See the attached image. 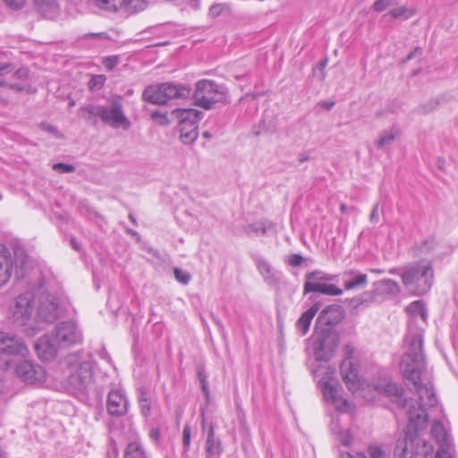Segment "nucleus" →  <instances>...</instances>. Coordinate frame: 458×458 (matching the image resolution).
I'll return each mask as SVG.
<instances>
[{
    "label": "nucleus",
    "instance_id": "1",
    "mask_svg": "<svg viewBox=\"0 0 458 458\" xmlns=\"http://www.w3.org/2000/svg\"><path fill=\"white\" fill-rule=\"evenodd\" d=\"M422 343L420 334H410L406 336L407 349L402 357L400 369L403 377L413 385L420 401L425 406L434 407L437 403L435 392L429 382H421V376L426 369Z\"/></svg>",
    "mask_w": 458,
    "mask_h": 458
},
{
    "label": "nucleus",
    "instance_id": "2",
    "mask_svg": "<svg viewBox=\"0 0 458 458\" xmlns=\"http://www.w3.org/2000/svg\"><path fill=\"white\" fill-rule=\"evenodd\" d=\"M65 365L69 369L67 387L74 394H85L94 384V359L89 352L83 351L70 353L65 357Z\"/></svg>",
    "mask_w": 458,
    "mask_h": 458
},
{
    "label": "nucleus",
    "instance_id": "3",
    "mask_svg": "<svg viewBox=\"0 0 458 458\" xmlns=\"http://www.w3.org/2000/svg\"><path fill=\"white\" fill-rule=\"evenodd\" d=\"M403 285L413 295L427 293L434 281V270L432 262L428 259H421L411 264L400 273Z\"/></svg>",
    "mask_w": 458,
    "mask_h": 458
},
{
    "label": "nucleus",
    "instance_id": "4",
    "mask_svg": "<svg viewBox=\"0 0 458 458\" xmlns=\"http://www.w3.org/2000/svg\"><path fill=\"white\" fill-rule=\"evenodd\" d=\"M428 414L422 406L411 405L408 412V424L404 437L396 441L394 458H413L416 455L413 433L417 434L427 425Z\"/></svg>",
    "mask_w": 458,
    "mask_h": 458
},
{
    "label": "nucleus",
    "instance_id": "5",
    "mask_svg": "<svg viewBox=\"0 0 458 458\" xmlns=\"http://www.w3.org/2000/svg\"><path fill=\"white\" fill-rule=\"evenodd\" d=\"M28 257L22 250L14 251V260L6 247L0 245V286L4 285L14 273L17 278L23 277Z\"/></svg>",
    "mask_w": 458,
    "mask_h": 458
},
{
    "label": "nucleus",
    "instance_id": "6",
    "mask_svg": "<svg viewBox=\"0 0 458 458\" xmlns=\"http://www.w3.org/2000/svg\"><path fill=\"white\" fill-rule=\"evenodd\" d=\"M35 297L33 292L26 291L17 296L10 306V314L13 322L25 327L24 331L29 335H33L39 330L38 327H28L33 311L32 302Z\"/></svg>",
    "mask_w": 458,
    "mask_h": 458
},
{
    "label": "nucleus",
    "instance_id": "7",
    "mask_svg": "<svg viewBox=\"0 0 458 458\" xmlns=\"http://www.w3.org/2000/svg\"><path fill=\"white\" fill-rule=\"evenodd\" d=\"M99 119L114 129L128 130L131 127V122L124 114L123 97L119 95L111 96L105 105H101Z\"/></svg>",
    "mask_w": 458,
    "mask_h": 458
},
{
    "label": "nucleus",
    "instance_id": "8",
    "mask_svg": "<svg viewBox=\"0 0 458 458\" xmlns=\"http://www.w3.org/2000/svg\"><path fill=\"white\" fill-rule=\"evenodd\" d=\"M29 349L23 341L17 336L0 332V369L7 370L11 369L13 360L9 356L25 357Z\"/></svg>",
    "mask_w": 458,
    "mask_h": 458
},
{
    "label": "nucleus",
    "instance_id": "9",
    "mask_svg": "<svg viewBox=\"0 0 458 458\" xmlns=\"http://www.w3.org/2000/svg\"><path fill=\"white\" fill-rule=\"evenodd\" d=\"M223 95L221 88L216 82L202 80L196 83L193 98L197 106L209 110L216 103L222 100Z\"/></svg>",
    "mask_w": 458,
    "mask_h": 458
},
{
    "label": "nucleus",
    "instance_id": "10",
    "mask_svg": "<svg viewBox=\"0 0 458 458\" xmlns=\"http://www.w3.org/2000/svg\"><path fill=\"white\" fill-rule=\"evenodd\" d=\"M339 344V335L336 332L323 330L313 344L314 355L317 360L327 361L332 359Z\"/></svg>",
    "mask_w": 458,
    "mask_h": 458
},
{
    "label": "nucleus",
    "instance_id": "11",
    "mask_svg": "<svg viewBox=\"0 0 458 458\" xmlns=\"http://www.w3.org/2000/svg\"><path fill=\"white\" fill-rule=\"evenodd\" d=\"M37 298L38 301V318L47 323L55 321L61 310L56 297L40 287L37 290Z\"/></svg>",
    "mask_w": 458,
    "mask_h": 458
},
{
    "label": "nucleus",
    "instance_id": "12",
    "mask_svg": "<svg viewBox=\"0 0 458 458\" xmlns=\"http://www.w3.org/2000/svg\"><path fill=\"white\" fill-rule=\"evenodd\" d=\"M14 372L17 377L27 384L41 383L46 378L45 369L29 360H23L16 364Z\"/></svg>",
    "mask_w": 458,
    "mask_h": 458
},
{
    "label": "nucleus",
    "instance_id": "13",
    "mask_svg": "<svg viewBox=\"0 0 458 458\" xmlns=\"http://www.w3.org/2000/svg\"><path fill=\"white\" fill-rule=\"evenodd\" d=\"M55 340L60 347L65 348L81 343L82 335L74 322L65 321L56 325Z\"/></svg>",
    "mask_w": 458,
    "mask_h": 458
},
{
    "label": "nucleus",
    "instance_id": "14",
    "mask_svg": "<svg viewBox=\"0 0 458 458\" xmlns=\"http://www.w3.org/2000/svg\"><path fill=\"white\" fill-rule=\"evenodd\" d=\"M94 4L100 9L107 11H123L133 13L147 7L146 0H94Z\"/></svg>",
    "mask_w": 458,
    "mask_h": 458
},
{
    "label": "nucleus",
    "instance_id": "15",
    "mask_svg": "<svg viewBox=\"0 0 458 458\" xmlns=\"http://www.w3.org/2000/svg\"><path fill=\"white\" fill-rule=\"evenodd\" d=\"M372 386L377 393L394 398V402H396L398 405L407 407V413L409 412V408L411 404L415 407H419L420 405L425 408V410L428 407L425 406L421 401H420V403H415L413 401L407 402L406 400H403L402 397L403 389L394 383L384 380L382 382L373 384Z\"/></svg>",
    "mask_w": 458,
    "mask_h": 458
},
{
    "label": "nucleus",
    "instance_id": "16",
    "mask_svg": "<svg viewBox=\"0 0 458 458\" xmlns=\"http://www.w3.org/2000/svg\"><path fill=\"white\" fill-rule=\"evenodd\" d=\"M340 373L348 389L353 394L364 397V389H360V383L358 370L350 357L346 358L340 365Z\"/></svg>",
    "mask_w": 458,
    "mask_h": 458
},
{
    "label": "nucleus",
    "instance_id": "17",
    "mask_svg": "<svg viewBox=\"0 0 458 458\" xmlns=\"http://www.w3.org/2000/svg\"><path fill=\"white\" fill-rule=\"evenodd\" d=\"M61 348L58 342L50 335L41 336L35 344V350L39 359L50 361L53 360L58 352V349Z\"/></svg>",
    "mask_w": 458,
    "mask_h": 458
},
{
    "label": "nucleus",
    "instance_id": "18",
    "mask_svg": "<svg viewBox=\"0 0 458 458\" xmlns=\"http://www.w3.org/2000/svg\"><path fill=\"white\" fill-rule=\"evenodd\" d=\"M127 408V399L121 391L113 390L109 392L106 401V409L111 416H123L126 413Z\"/></svg>",
    "mask_w": 458,
    "mask_h": 458
},
{
    "label": "nucleus",
    "instance_id": "19",
    "mask_svg": "<svg viewBox=\"0 0 458 458\" xmlns=\"http://www.w3.org/2000/svg\"><path fill=\"white\" fill-rule=\"evenodd\" d=\"M202 114V112L192 108H177L171 114L172 117L177 121L178 125H198Z\"/></svg>",
    "mask_w": 458,
    "mask_h": 458
},
{
    "label": "nucleus",
    "instance_id": "20",
    "mask_svg": "<svg viewBox=\"0 0 458 458\" xmlns=\"http://www.w3.org/2000/svg\"><path fill=\"white\" fill-rule=\"evenodd\" d=\"M342 281L346 290L361 289L367 285L368 276L358 270H347L343 273Z\"/></svg>",
    "mask_w": 458,
    "mask_h": 458
},
{
    "label": "nucleus",
    "instance_id": "21",
    "mask_svg": "<svg viewBox=\"0 0 458 458\" xmlns=\"http://www.w3.org/2000/svg\"><path fill=\"white\" fill-rule=\"evenodd\" d=\"M344 317V311L339 305H330L325 308L318 315V322L327 326L339 323Z\"/></svg>",
    "mask_w": 458,
    "mask_h": 458
},
{
    "label": "nucleus",
    "instance_id": "22",
    "mask_svg": "<svg viewBox=\"0 0 458 458\" xmlns=\"http://www.w3.org/2000/svg\"><path fill=\"white\" fill-rule=\"evenodd\" d=\"M13 69L14 66L13 64L0 62V87H6L15 92H22L26 89V86L21 83H13L10 80H7Z\"/></svg>",
    "mask_w": 458,
    "mask_h": 458
},
{
    "label": "nucleus",
    "instance_id": "23",
    "mask_svg": "<svg viewBox=\"0 0 458 458\" xmlns=\"http://www.w3.org/2000/svg\"><path fill=\"white\" fill-rule=\"evenodd\" d=\"M309 293H319L330 296H338L343 293V290L335 284H327V282H322L316 284H304L303 293L307 294Z\"/></svg>",
    "mask_w": 458,
    "mask_h": 458
},
{
    "label": "nucleus",
    "instance_id": "24",
    "mask_svg": "<svg viewBox=\"0 0 458 458\" xmlns=\"http://www.w3.org/2000/svg\"><path fill=\"white\" fill-rule=\"evenodd\" d=\"M37 11L46 19L53 20L60 13L56 0H35Z\"/></svg>",
    "mask_w": 458,
    "mask_h": 458
},
{
    "label": "nucleus",
    "instance_id": "25",
    "mask_svg": "<svg viewBox=\"0 0 458 458\" xmlns=\"http://www.w3.org/2000/svg\"><path fill=\"white\" fill-rule=\"evenodd\" d=\"M161 84L151 85L147 87L143 91V99L155 105H165L167 103V98L164 94Z\"/></svg>",
    "mask_w": 458,
    "mask_h": 458
},
{
    "label": "nucleus",
    "instance_id": "26",
    "mask_svg": "<svg viewBox=\"0 0 458 458\" xmlns=\"http://www.w3.org/2000/svg\"><path fill=\"white\" fill-rule=\"evenodd\" d=\"M164 94L167 101L173 98H186L191 95V89L185 85H177L171 82L162 83Z\"/></svg>",
    "mask_w": 458,
    "mask_h": 458
},
{
    "label": "nucleus",
    "instance_id": "27",
    "mask_svg": "<svg viewBox=\"0 0 458 458\" xmlns=\"http://www.w3.org/2000/svg\"><path fill=\"white\" fill-rule=\"evenodd\" d=\"M223 451L221 442L218 439H215V431L212 424L209 425L208 437L206 441V453L207 458H212L213 456H219Z\"/></svg>",
    "mask_w": 458,
    "mask_h": 458
},
{
    "label": "nucleus",
    "instance_id": "28",
    "mask_svg": "<svg viewBox=\"0 0 458 458\" xmlns=\"http://www.w3.org/2000/svg\"><path fill=\"white\" fill-rule=\"evenodd\" d=\"M319 309L320 303L316 302L308 310L303 312L298 319L296 327L302 333V335H305L309 331L310 322Z\"/></svg>",
    "mask_w": 458,
    "mask_h": 458
},
{
    "label": "nucleus",
    "instance_id": "29",
    "mask_svg": "<svg viewBox=\"0 0 458 458\" xmlns=\"http://www.w3.org/2000/svg\"><path fill=\"white\" fill-rule=\"evenodd\" d=\"M375 292L378 294L397 295L401 292L400 285L394 280L384 279L374 284Z\"/></svg>",
    "mask_w": 458,
    "mask_h": 458
},
{
    "label": "nucleus",
    "instance_id": "30",
    "mask_svg": "<svg viewBox=\"0 0 458 458\" xmlns=\"http://www.w3.org/2000/svg\"><path fill=\"white\" fill-rule=\"evenodd\" d=\"M257 268L267 284H276L278 283L279 279L268 262L262 259H259L257 260Z\"/></svg>",
    "mask_w": 458,
    "mask_h": 458
},
{
    "label": "nucleus",
    "instance_id": "31",
    "mask_svg": "<svg viewBox=\"0 0 458 458\" xmlns=\"http://www.w3.org/2000/svg\"><path fill=\"white\" fill-rule=\"evenodd\" d=\"M399 136L400 131L398 129L392 128L389 131H384L375 141V146L378 149H386Z\"/></svg>",
    "mask_w": 458,
    "mask_h": 458
},
{
    "label": "nucleus",
    "instance_id": "32",
    "mask_svg": "<svg viewBox=\"0 0 458 458\" xmlns=\"http://www.w3.org/2000/svg\"><path fill=\"white\" fill-rule=\"evenodd\" d=\"M275 225L273 223L263 220L259 221L253 224H250L244 227V232L248 235L255 234V235H266L268 232L273 230Z\"/></svg>",
    "mask_w": 458,
    "mask_h": 458
},
{
    "label": "nucleus",
    "instance_id": "33",
    "mask_svg": "<svg viewBox=\"0 0 458 458\" xmlns=\"http://www.w3.org/2000/svg\"><path fill=\"white\" fill-rule=\"evenodd\" d=\"M431 434L436 442L438 444L439 447H442V445H451L449 435L441 422L435 421L433 423L431 428Z\"/></svg>",
    "mask_w": 458,
    "mask_h": 458
},
{
    "label": "nucleus",
    "instance_id": "34",
    "mask_svg": "<svg viewBox=\"0 0 458 458\" xmlns=\"http://www.w3.org/2000/svg\"><path fill=\"white\" fill-rule=\"evenodd\" d=\"M414 439V447L416 451V455H420L424 458H428L433 453V445L426 441L424 438H421L419 436V432L417 434L413 433Z\"/></svg>",
    "mask_w": 458,
    "mask_h": 458
},
{
    "label": "nucleus",
    "instance_id": "35",
    "mask_svg": "<svg viewBox=\"0 0 458 458\" xmlns=\"http://www.w3.org/2000/svg\"><path fill=\"white\" fill-rule=\"evenodd\" d=\"M321 389L325 400L327 403H332L338 396L342 395V388L338 384H332L330 382H321Z\"/></svg>",
    "mask_w": 458,
    "mask_h": 458
},
{
    "label": "nucleus",
    "instance_id": "36",
    "mask_svg": "<svg viewBox=\"0 0 458 458\" xmlns=\"http://www.w3.org/2000/svg\"><path fill=\"white\" fill-rule=\"evenodd\" d=\"M180 140L183 144H191L198 138V125H178Z\"/></svg>",
    "mask_w": 458,
    "mask_h": 458
},
{
    "label": "nucleus",
    "instance_id": "37",
    "mask_svg": "<svg viewBox=\"0 0 458 458\" xmlns=\"http://www.w3.org/2000/svg\"><path fill=\"white\" fill-rule=\"evenodd\" d=\"M336 276L327 274L320 270H315L312 272H309L305 275V283L304 284H320L322 282H329L335 280Z\"/></svg>",
    "mask_w": 458,
    "mask_h": 458
},
{
    "label": "nucleus",
    "instance_id": "38",
    "mask_svg": "<svg viewBox=\"0 0 458 458\" xmlns=\"http://www.w3.org/2000/svg\"><path fill=\"white\" fill-rule=\"evenodd\" d=\"M29 76V69L27 67H21L17 70L13 69L7 80H10L13 83H21L25 86L24 82L28 81Z\"/></svg>",
    "mask_w": 458,
    "mask_h": 458
},
{
    "label": "nucleus",
    "instance_id": "39",
    "mask_svg": "<svg viewBox=\"0 0 458 458\" xmlns=\"http://www.w3.org/2000/svg\"><path fill=\"white\" fill-rule=\"evenodd\" d=\"M124 458H147L141 445L137 442H131L127 445Z\"/></svg>",
    "mask_w": 458,
    "mask_h": 458
},
{
    "label": "nucleus",
    "instance_id": "40",
    "mask_svg": "<svg viewBox=\"0 0 458 458\" xmlns=\"http://www.w3.org/2000/svg\"><path fill=\"white\" fill-rule=\"evenodd\" d=\"M440 106L438 98H432L416 107V112L420 114H427L436 110Z\"/></svg>",
    "mask_w": 458,
    "mask_h": 458
},
{
    "label": "nucleus",
    "instance_id": "41",
    "mask_svg": "<svg viewBox=\"0 0 458 458\" xmlns=\"http://www.w3.org/2000/svg\"><path fill=\"white\" fill-rule=\"evenodd\" d=\"M408 312L413 316H420L423 320H426L427 310L422 301H415L407 307Z\"/></svg>",
    "mask_w": 458,
    "mask_h": 458
},
{
    "label": "nucleus",
    "instance_id": "42",
    "mask_svg": "<svg viewBox=\"0 0 458 458\" xmlns=\"http://www.w3.org/2000/svg\"><path fill=\"white\" fill-rule=\"evenodd\" d=\"M415 13L413 9L408 8L406 6H400L394 8L390 11L389 14L395 19H403L407 20L411 18Z\"/></svg>",
    "mask_w": 458,
    "mask_h": 458
},
{
    "label": "nucleus",
    "instance_id": "43",
    "mask_svg": "<svg viewBox=\"0 0 458 458\" xmlns=\"http://www.w3.org/2000/svg\"><path fill=\"white\" fill-rule=\"evenodd\" d=\"M101 105H88L81 107V111L85 113V119L90 120L92 117L100 118Z\"/></svg>",
    "mask_w": 458,
    "mask_h": 458
},
{
    "label": "nucleus",
    "instance_id": "44",
    "mask_svg": "<svg viewBox=\"0 0 458 458\" xmlns=\"http://www.w3.org/2000/svg\"><path fill=\"white\" fill-rule=\"evenodd\" d=\"M140 406L142 414L145 417H148L150 412V401H149L148 394L142 389L140 390Z\"/></svg>",
    "mask_w": 458,
    "mask_h": 458
},
{
    "label": "nucleus",
    "instance_id": "45",
    "mask_svg": "<svg viewBox=\"0 0 458 458\" xmlns=\"http://www.w3.org/2000/svg\"><path fill=\"white\" fill-rule=\"evenodd\" d=\"M197 374H198V378L199 380V383L201 385V389H202L205 396L207 398H208L209 391H208V382H207V375H206L205 369L201 367H199Z\"/></svg>",
    "mask_w": 458,
    "mask_h": 458
},
{
    "label": "nucleus",
    "instance_id": "46",
    "mask_svg": "<svg viewBox=\"0 0 458 458\" xmlns=\"http://www.w3.org/2000/svg\"><path fill=\"white\" fill-rule=\"evenodd\" d=\"M175 279L182 284H187L191 281V275L188 272L182 271L180 268L174 269Z\"/></svg>",
    "mask_w": 458,
    "mask_h": 458
},
{
    "label": "nucleus",
    "instance_id": "47",
    "mask_svg": "<svg viewBox=\"0 0 458 458\" xmlns=\"http://www.w3.org/2000/svg\"><path fill=\"white\" fill-rule=\"evenodd\" d=\"M3 2L9 9L18 11L25 6L27 0H3Z\"/></svg>",
    "mask_w": 458,
    "mask_h": 458
},
{
    "label": "nucleus",
    "instance_id": "48",
    "mask_svg": "<svg viewBox=\"0 0 458 458\" xmlns=\"http://www.w3.org/2000/svg\"><path fill=\"white\" fill-rule=\"evenodd\" d=\"M332 405L335 406V408L338 411H347L349 403L346 399H344L342 395L338 396L335 401L331 403Z\"/></svg>",
    "mask_w": 458,
    "mask_h": 458
},
{
    "label": "nucleus",
    "instance_id": "49",
    "mask_svg": "<svg viewBox=\"0 0 458 458\" xmlns=\"http://www.w3.org/2000/svg\"><path fill=\"white\" fill-rule=\"evenodd\" d=\"M369 454L370 458H386L385 452L378 445H370L369 447Z\"/></svg>",
    "mask_w": 458,
    "mask_h": 458
},
{
    "label": "nucleus",
    "instance_id": "50",
    "mask_svg": "<svg viewBox=\"0 0 458 458\" xmlns=\"http://www.w3.org/2000/svg\"><path fill=\"white\" fill-rule=\"evenodd\" d=\"M53 169L60 173H72L75 171V166L69 164L56 163L53 165Z\"/></svg>",
    "mask_w": 458,
    "mask_h": 458
},
{
    "label": "nucleus",
    "instance_id": "51",
    "mask_svg": "<svg viewBox=\"0 0 458 458\" xmlns=\"http://www.w3.org/2000/svg\"><path fill=\"white\" fill-rule=\"evenodd\" d=\"M338 439L345 446H350L352 443V437L348 430L340 431L338 433Z\"/></svg>",
    "mask_w": 458,
    "mask_h": 458
},
{
    "label": "nucleus",
    "instance_id": "52",
    "mask_svg": "<svg viewBox=\"0 0 458 458\" xmlns=\"http://www.w3.org/2000/svg\"><path fill=\"white\" fill-rule=\"evenodd\" d=\"M191 428L185 425L182 430V445L185 450H188L191 445Z\"/></svg>",
    "mask_w": 458,
    "mask_h": 458
},
{
    "label": "nucleus",
    "instance_id": "53",
    "mask_svg": "<svg viewBox=\"0 0 458 458\" xmlns=\"http://www.w3.org/2000/svg\"><path fill=\"white\" fill-rule=\"evenodd\" d=\"M119 63V57L117 55L108 56L104 59L103 64L107 70H113Z\"/></svg>",
    "mask_w": 458,
    "mask_h": 458
},
{
    "label": "nucleus",
    "instance_id": "54",
    "mask_svg": "<svg viewBox=\"0 0 458 458\" xmlns=\"http://www.w3.org/2000/svg\"><path fill=\"white\" fill-rule=\"evenodd\" d=\"M436 458H453L451 454V445H442L437 452Z\"/></svg>",
    "mask_w": 458,
    "mask_h": 458
},
{
    "label": "nucleus",
    "instance_id": "55",
    "mask_svg": "<svg viewBox=\"0 0 458 458\" xmlns=\"http://www.w3.org/2000/svg\"><path fill=\"white\" fill-rule=\"evenodd\" d=\"M105 78L103 76H94L90 79L89 85V88L92 89L96 86H98V88H101L104 85Z\"/></svg>",
    "mask_w": 458,
    "mask_h": 458
},
{
    "label": "nucleus",
    "instance_id": "56",
    "mask_svg": "<svg viewBox=\"0 0 458 458\" xmlns=\"http://www.w3.org/2000/svg\"><path fill=\"white\" fill-rule=\"evenodd\" d=\"M225 8V7L223 4H214L209 9V15L213 18L217 17L218 15H220L223 13Z\"/></svg>",
    "mask_w": 458,
    "mask_h": 458
},
{
    "label": "nucleus",
    "instance_id": "57",
    "mask_svg": "<svg viewBox=\"0 0 458 458\" xmlns=\"http://www.w3.org/2000/svg\"><path fill=\"white\" fill-rule=\"evenodd\" d=\"M302 261H303V258L300 254H292L288 258V262L293 267L300 266Z\"/></svg>",
    "mask_w": 458,
    "mask_h": 458
},
{
    "label": "nucleus",
    "instance_id": "58",
    "mask_svg": "<svg viewBox=\"0 0 458 458\" xmlns=\"http://www.w3.org/2000/svg\"><path fill=\"white\" fill-rule=\"evenodd\" d=\"M151 117L154 120H157L160 124L165 125V124L168 123V120L166 118L165 114H163L160 112H154V113H152Z\"/></svg>",
    "mask_w": 458,
    "mask_h": 458
},
{
    "label": "nucleus",
    "instance_id": "59",
    "mask_svg": "<svg viewBox=\"0 0 458 458\" xmlns=\"http://www.w3.org/2000/svg\"><path fill=\"white\" fill-rule=\"evenodd\" d=\"M369 220L371 223H377L379 221V215H378V203H377L371 211Z\"/></svg>",
    "mask_w": 458,
    "mask_h": 458
},
{
    "label": "nucleus",
    "instance_id": "60",
    "mask_svg": "<svg viewBox=\"0 0 458 458\" xmlns=\"http://www.w3.org/2000/svg\"><path fill=\"white\" fill-rule=\"evenodd\" d=\"M85 38H94L106 39V40L110 39L109 35L106 32L86 34Z\"/></svg>",
    "mask_w": 458,
    "mask_h": 458
},
{
    "label": "nucleus",
    "instance_id": "61",
    "mask_svg": "<svg viewBox=\"0 0 458 458\" xmlns=\"http://www.w3.org/2000/svg\"><path fill=\"white\" fill-rule=\"evenodd\" d=\"M373 8L377 12H382L386 8V0H377L374 4Z\"/></svg>",
    "mask_w": 458,
    "mask_h": 458
},
{
    "label": "nucleus",
    "instance_id": "62",
    "mask_svg": "<svg viewBox=\"0 0 458 458\" xmlns=\"http://www.w3.org/2000/svg\"><path fill=\"white\" fill-rule=\"evenodd\" d=\"M341 458H367L363 453H358L356 455H352L350 453H342Z\"/></svg>",
    "mask_w": 458,
    "mask_h": 458
},
{
    "label": "nucleus",
    "instance_id": "63",
    "mask_svg": "<svg viewBox=\"0 0 458 458\" xmlns=\"http://www.w3.org/2000/svg\"><path fill=\"white\" fill-rule=\"evenodd\" d=\"M41 127H42L43 130H45L47 131H49L51 133L57 132V129L55 126H53V125H50V124H47V123H42Z\"/></svg>",
    "mask_w": 458,
    "mask_h": 458
},
{
    "label": "nucleus",
    "instance_id": "64",
    "mask_svg": "<svg viewBox=\"0 0 458 458\" xmlns=\"http://www.w3.org/2000/svg\"><path fill=\"white\" fill-rule=\"evenodd\" d=\"M422 49L420 47H416L413 52L410 53L407 56V60L412 59L416 55H421Z\"/></svg>",
    "mask_w": 458,
    "mask_h": 458
}]
</instances>
